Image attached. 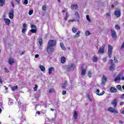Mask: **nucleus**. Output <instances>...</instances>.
I'll list each match as a JSON object with an SVG mask.
<instances>
[{"mask_svg": "<svg viewBox=\"0 0 124 124\" xmlns=\"http://www.w3.org/2000/svg\"><path fill=\"white\" fill-rule=\"evenodd\" d=\"M62 94L63 95H64V94H66V91H63L62 92Z\"/></svg>", "mask_w": 124, "mask_h": 124, "instance_id": "obj_52", "label": "nucleus"}, {"mask_svg": "<svg viewBox=\"0 0 124 124\" xmlns=\"http://www.w3.org/2000/svg\"><path fill=\"white\" fill-rule=\"evenodd\" d=\"M111 36L113 37V38H115V37H117V33H116V31L114 30H111Z\"/></svg>", "mask_w": 124, "mask_h": 124, "instance_id": "obj_13", "label": "nucleus"}, {"mask_svg": "<svg viewBox=\"0 0 124 124\" xmlns=\"http://www.w3.org/2000/svg\"><path fill=\"white\" fill-rule=\"evenodd\" d=\"M110 92L112 93H116L117 92V89L114 87H111L110 89Z\"/></svg>", "mask_w": 124, "mask_h": 124, "instance_id": "obj_19", "label": "nucleus"}, {"mask_svg": "<svg viewBox=\"0 0 124 124\" xmlns=\"http://www.w3.org/2000/svg\"><path fill=\"white\" fill-rule=\"evenodd\" d=\"M87 98L89 99V100H90V101H92L93 99H92V98H91V96L90 95V94H87Z\"/></svg>", "mask_w": 124, "mask_h": 124, "instance_id": "obj_40", "label": "nucleus"}, {"mask_svg": "<svg viewBox=\"0 0 124 124\" xmlns=\"http://www.w3.org/2000/svg\"><path fill=\"white\" fill-rule=\"evenodd\" d=\"M27 28H23L22 30V32L23 33H25V32H26V31H27Z\"/></svg>", "mask_w": 124, "mask_h": 124, "instance_id": "obj_42", "label": "nucleus"}, {"mask_svg": "<svg viewBox=\"0 0 124 124\" xmlns=\"http://www.w3.org/2000/svg\"><path fill=\"white\" fill-rule=\"evenodd\" d=\"M40 68L42 71H45V67H44L43 65H40Z\"/></svg>", "mask_w": 124, "mask_h": 124, "instance_id": "obj_32", "label": "nucleus"}, {"mask_svg": "<svg viewBox=\"0 0 124 124\" xmlns=\"http://www.w3.org/2000/svg\"><path fill=\"white\" fill-rule=\"evenodd\" d=\"M75 14L76 16H77L78 15H79V14L78 13V12H76Z\"/></svg>", "mask_w": 124, "mask_h": 124, "instance_id": "obj_62", "label": "nucleus"}, {"mask_svg": "<svg viewBox=\"0 0 124 124\" xmlns=\"http://www.w3.org/2000/svg\"><path fill=\"white\" fill-rule=\"evenodd\" d=\"M86 19L89 21V22H91V19L90 18V16L87 15L86 16Z\"/></svg>", "mask_w": 124, "mask_h": 124, "instance_id": "obj_43", "label": "nucleus"}, {"mask_svg": "<svg viewBox=\"0 0 124 124\" xmlns=\"http://www.w3.org/2000/svg\"><path fill=\"white\" fill-rule=\"evenodd\" d=\"M105 49V45H103L100 46L98 53V54H104V50Z\"/></svg>", "mask_w": 124, "mask_h": 124, "instance_id": "obj_7", "label": "nucleus"}, {"mask_svg": "<svg viewBox=\"0 0 124 124\" xmlns=\"http://www.w3.org/2000/svg\"><path fill=\"white\" fill-rule=\"evenodd\" d=\"M9 17L10 19H13L14 17V10L11 9L9 13Z\"/></svg>", "mask_w": 124, "mask_h": 124, "instance_id": "obj_11", "label": "nucleus"}, {"mask_svg": "<svg viewBox=\"0 0 124 124\" xmlns=\"http://www.w3.org/2000/svg\"><path fill=\"white\" fill-rule=\"evenodd\" d=\"M60 46L62 49V50H63L64 51L66 50L65 46H64V45L62 43H60Z\"/></svg>", "mask_w": 124, "mask_h": 124, "instance_id": "obj_25", "label": "nucleus"}, {"mask_svg": "<svg viewBox=\"0 0 124 124\" xmlns=\"http://www.w3.org/2000/svg\"><path fill=\"white\" fill-rule=\"evenodd\" d=\"M23 29H27V24H26V23L23 24Z\"/></svg>", "mask_w": 124, "mask_h": 124, "instance_id": "obj_51", "label": "nucleus"}, {"mask_svg": "<svg viewBox=\"0 0 124 124\" xmlns=\"http://www.w3.org/2000/svg\"><path fill=\"white\" fill-rule=\"evenodd\" d=\"M121 80H123L124 81V77H122L121 78Z\"/></svg>", "mask_w": 124, "mask_h": 124, "instance_id": "obj_64", "label": "nucleus"}, {"mask_svg": "<svg viewBox=\"0 0 124 124\" xmlns=\"http://www.w3.org/2000/svg\"><path fill=\"white\" fill-rule=\"evenodd\" d=\"M42 10L44 11H45L46 10V6H43L42 7Z\"/></svg>", "mask_w": 124, "mask_h": 124, "instance_id": "obj_47", "label": "nucleus"}, {"mask_svg": "<svg viewBox=\"0 0 124 124\" xmlns=\"http://www.w3.org/2000/svg\"><path fill=\"white\" fill-rule=\"evenodd\" d=\"M80 33H81V31H78L77 32L75 36H74V38H76L77 37H79L80 36Z\"/></svg>", "mask_w": 124, "mask_h": 124, "instance_id": "obj_22", "label": "nucleus"}, {"mask_svg": "<svg viewBox=\"0 0 124 124\" xmlns=\"http://www.w3.org/2000/svg\"><path fill=\"white\" fill-rule=\"evenodd\" d=\"M62 13H66H66H68V12H67V9H66V8H64V10H63L62 11Z\"/></svg>", "mask_w": 124, "mask_h": 124, "instance_id": "obj_41", "label": "nucleus"}, {"mask_svg": "<svg viewBox=\"0 0 124 124\" xmlns=\"http://www.w3.org/2000/svg\"><path fill=\"white\" fill-rule=\"evenodd\" d=\"M47 45L54 47L57 45V41L55 40H49Z\"/></svg>", "mask_w": 124, "mask_h": 124, "instance_id": "obj_3", "label": "nucleus"}, {"mask_svg": "<svg viewBox=\"0 0 124 124\" xmlns=\"http://www.w3.org/2000/svg\"><path fill=\"white\" fill-rule=\"evenodd\" d=\"M54 92V89H51L50 90H49V93H53Z\"/></svg>", "mask_w": 124, "mask_h": 124, "instance_id": "obj_55", "label": "nucleus"}, {"mask_svg": "<svg viewBox=\"0 0 124 124\" xmlns=\"http://www.w3.org/2000/svg\"><path fill=\"white\" fill-rule=\"evenodd\" d=\"M54 69V67H50L48 69V74L49 75L52 74V72H53V70Z\"/></svg>", "mask_w": 124, "mask_h": 124, "instance_id": "obj_23", "label": "nucleus"}, {"mask_svg": "<svg viewBox=\"0 0 124 124\" xmlns=\"http://www.w3.org/2000/svg\"><path fill=\"white\" fill-rule=\"evenodd\" d=\"M31 30H30V31L32 33H35L37 31V28L36 26L34 25H31Z\"/></svg>", "mask_w": 124, "mask_h": 124, "instance_id": "obj_5", "label": "nucleus"}, {"mask_svg": "<svg viewBox=\"0 0 124 124\" xmlns=\"http://www.w3.org/2000/svg\"><path fill=\"white\" fill-rule=\"evenodd\" d=\"M113 50V47L110 45H108V58H111V56L112 55V51Z\"/></svg>", "mask_w": 124, "mask_h": 124, "instance_id": "obj_2", "label": "nucleus"}, {"mask_svg": "<svg viewBox=\"0 0 124 124\" xmlns=\"http://www.w3.org/2000/svg\"><path fill=\"white\" fill-rule=\"evenodd\" d=\"M111 104L112 105V106H113L114 108H116L118 104V100H117V99H114L112 100Z\"/></svg>", "mask_w": 124, "mask_h": 124, "instance_id": "obj_9", "label": "nucleus"}, {"mask_svg": "<svg viewBox=\"0 0 124 124\" xmlns=\"http://www.w3.org/2000/svg\"><path fill=\"white\" fill-rule=\"evenodd\" d=\"M68 17H69V15H68V13H66V16L64 18L65 21H67V18H68Z\"/></svg>", "mask_w": 124, "mask_h": 124, "instance_id": "obj_34", "label": "nucleus"}, {"mask_svg": "<svg viewBox=\"0 0 124 124\" xmlns=\"http://www.w3.org/2000/svg\"><path fill=\"white\" fill-rule=\"evenodd\" d=\"M86 69H87V67L86 66V65H85L84 64H83L81 66V69H82L81 75L82 76H84V75H85Z\"/></svg>", "mask_w": 124, "mask_h": 124, "instance_id": "obj_6", "label": "nucleus"}, {"mask_svg": "<svg viewBox=\"0 0 124 124\" xmlns=\"http://www.w3.org/2000/svg\"><path fill=\"white\" fill-rule=\"evenodd\" d=\"M20 121L21 122H25V121H26V117H24L23 115H22V116L20 118Z\"/></svg>", "mask_w": 124, "mask_h": 124, "instance_id": "obj_29", "label": "nucleus"}, {"mask_svg": "<svg viewBox=\"0 0 124 124\" xmlns=\"http://www.w3.org/2000/svg\"><path fill=\"white\" fill-rule=\"evenodd\" d=\"M119 104H120V105H121V106H123V105H124V102H120L119 103Z\"/></svg>", "mask_w": 124, "mask_h": 124, "instance_id": "obj_59", "label": "nucleus"}, {"mask_svg": "<svg viewBox=\"0 0 124 124\" xmlns=\"http://www.w3.org/2000/svg\"><path fill=\"white\" fill-rule=\"evenodd\" d=\"M111 65L109 67V70L111 71H114L115 70V64H110Z\"/></svg>", "mask_w": 124, "mask_h": 124, "instance_id": "obj_17", "label": "nucleus"}, {"mask_svg": "<svg viewBox=\"0 0 124 124\" xmlns=\"http://www.w3.org/2000/svg\"><path fill=\"white\" fill-rule=\"evenodd\" d=\"M75 64L71 63L66 65L65 67L67 69V71L69 72L70 71H73L75 68Z\"/></svg>", "mask_w": 124, "mask_h": 124, "instance_id": "obj_1", "label": "nucleus"}, {"mask_svg": "<svg viewBox=\"0 0 124 124\" xmlns=\"http://www.w3.org/2000/svg\"><path fill=\"white\" fill-rule=\"evenodd\" d=\"M5 0H0V6H3Z\"/></svg>", "mask_w": 124, "mask_h": 124, "instance_id": "obj_26", "label": "nucleus"}, {"mask_svg": "<svg viewBox=\"0 0 124 124\" xmlns=\"http://www.w3.org/2000/svg\"><path fill=\"white\" fill-rule=\"evenodd\" d=\"M65 57L63 56L61 58V63H64V62H65Z\"/></svg>", "mask_w": 124, "mask_h": 124, "instance_id": "obj_21", "label": "nucleus"}, {"mask_svg": "<svg viewBox=\"0 0 124 124\" xmlns=\"http://www.w3.org/2000/svg\"><path fill=\"white\" fill-rule=\"evenodd\" d=\"M38 57H39V55L38 54H36L35 55V58H36V59H37V58H38Z\"/></svg>", "mask_w": 124, "mask_h": 124, "instance_id": "obj_61", "label": "nucleus"}, {"mask_svg": "<svg viewBox=\"0 0 124 124\" xmlns=\"http://www.w3.org/2000/svg\"><path fill=\"white\" fill-rule=\"evenodd\" d=\"M33 13V10H30L29 12V15H31Z\"/></svg>", "mask_w": 124, "mask_h": 124, "instance_id": "obj_45", "label": "nucleus"}, {"mask_svg": "<svg viewBox=\"0 0 124 124\" xmlns=\"http://www.w3.org/2000/svg\"><path fill=\"white\" fill-rule=\"evenodd\" d=\"M16 1V2H17V3H20V0H15Z\"/></svg>", "mask_w": 124, "mask_h": 124, "instance_id": "obj_63", "label": "nucleus"}, {"mask_svg": "<svg viewBox=\"0 0 124 124\" xmlns=\"http://www.w3.org/2000/svg\"><path fill=\"white\" fill-rule=\"evenodd\" d=\"M100 91L99 89H97L96 91V93L97 95H98L99 96H100L101 95H103L105 93V91H103L102 93H100Z\"/></svg>", "mask_w": 124, "mask_h": 124, "instance_id": "obj_12", "label": "nucleus"}, {"mask_svg": "<svg viewBox=\"0 0 124 124\" xmlns=\"http://www.w3.org/2000/svg\"><path fill=\"white\" fill-rule=\"evenodd\" d=\"M9 63L11 65H12L13 63H15V61H14V59L10 58L9 60Z\"/></svg>", "mask_w": 124, "mask_h": 124, "instance_id": "obj_16", "label": "nucleus"}, {"mask_svg": "<svg viewBox=\"0 0 124 124\" xmlns=\"http://www.w3.org/2000/svg\"><path fill=\"white\" fill-rule=\"evenodd\" d=\"M93 62H97V57H96L95 56L93 57Z\"/></svg>", "mask_w": 124, "mask_h": 124, "instance_id": "obj_30", "label": "nucleus"}, {"mask_svg": "<svg viewBox=\"0 0 124 124\" xmlns=\"http://www.w3.org/2000/svg\"><path fill=\"white\" fill-rule=\"evenodd\" d=\"M4 70H5V72H6L7 73H9V70H8V69H7V68H5Z\"/></svg>", "mask_w": 124, "mask_h": 124, "instance_id": "obj_48", "label": "nucleus"}, {"mask_svg": "<svg viewBox=\"0 0 124 124\" xmlns=\"http://www.w3.org/2000/svg\"><path fill=\"white\" fill-rule=\"evenodd\" d=\"M71 9H77V8H78V6L76 4H72L71 5Z\"/></svg>", "mask_w": 124, "mask_h": 124, "instance_id": "obj_20", "label": "nucleus"}, {"mask_svg": "<svg viewBox=\"0 0 124 124\" xmlns=\"http://www.w3.org/2000/svg\"><path fill=\"white\" fill-rule=\"evenodd\" d=\"M108 110L110 113H114L115 114H118V112L117 109L112 107H109L108 108Z\"/></svg>", "mask_w": 124, "mask_h": 124, "instance_id": "obj_8", "label": "nucleus"}, {"mask_svg": "<svg viewBox=\"0 0 124 124\" xmlns=\"http://www.w3.org/2000/svg\"><path fill=\"white\" fill-rule=\"evenodd\" d=\"M76 18L78 19V22H79V19H80V16H79V15L78 16H76Z\"/></svg>", "mask_w": 124, "mask_h": 124, "instance_id": "obj_46", "label": "nucleus"}, {"mask_svg": "<svg viewBox=\"0 0 124 124\" xmlns=\"http://www.w3.org/2000/svg\"><path fill=\"white\" fill-rule=\"evenodd\" d=\"M121 79H122L121 77L118 76L114 78V81L117 82V81H121Z\"/></svg>", "mask_w": 124, "mask_h": 124, "instance_id": "obj_27", "label": "nucleus"}, {"mask_svg": "<svg viewBox=\"0 0 124 124\" xmlns=\"http://www.w3.org/2000/svg\"><path fill=\"white\" fill-rule=\"evenodd\" d=\"M72 31H73V32H74V33H75V32H76V31H77V29L75 27H73L72 28Z\"/></svg>", "mask_w": 124, "mask_h": 124, "instance_id": "obj_38", "label": "nucleus"}, {"mask_svg": "<svg viewBox=\"0 0 124 124\" xmlns=\"http://www.w3.org/2000/svg\"><path fill=\"white\" fill-rule=\"evenodd\" d=\"M34 91H37V85H35V87L33 88Z\"/></svg>", "mask_w": 124, "mask_h": 124, "instance_id": "obj_49", "label": "nucleus"}, {"mask_svg": "<svg viewBox=\"0 0 124 124\" xmlns=\"http://www.w3.org/2000/svg\"><path fill=\"white\" fill-rule=\"evenodd\" d=\"M85 34L86 35V36H89V35H90L91 34V32H90L89 31H86L85 32Z\"/></svg>", "mask_w": 124, "mask_h": 124, "instance_id": "obj_36", "label": "nucleus"}, {"mask_svg": "<svg viewBox=\"0 0 124 124\" xmlns=\"http://www.w3.org/2000/svg\"><path fill=\"white\" fill-rule=\"evenodd\" d=\"M8 104H9V105H13V100L12 99H10V98L9 99Z\"/></svg>", "mask_w": 124, "mask_h": 124, "instance_id": "obj_28", "label": "nucleus"}, {"mask_svg": "<svg viewBox=\"0 0 124 124\" xmlns=\"http://www.w3.org/2000/svg\"><path fill=\"white\" fill-rule=\"evenodd\" d=\"M113 60L114 61V62H115V63H119V61H118V59H117V57H114Z\"/></svg>", "mask_w": 124, "mask_h": 124, "instance_id": "obj_37", "label": "nucleus"}, {"mask_svg": "<svg viewBox=\"0 0 124 124\" xmlns=\"http://www.w3.org/2000/svg\"><path fill=\"white\" fill-rule=\"evenodd\" d=\"M115 28L118 31H119V30H121V27H120L119 26V25L117 24L115 25Z\"/></svg>", "mask_w": 124, "mask_h": 124, "instance_id": "obj_33", "label": "nucleus"}, {"mask_svg": "<svg viewBox=\"0 0 124 124\" xmlns=\"http://www.w3.org/2000/svg\"><path fill=\"white\" fill-rule=\"evenodd\" d=\"M120 98H121V99H124V94H122L121 95Z\"/></svg>", "mask_w": 124, "mask_h": 124, "instance_id": "obj_53", "label": "nucleus"}, {"mask_svg": "<svg viewBox=\"0 0 124 124\" xmlns=\"http://www.w3.org/2000/svg\"><path fill=\"white\" fill-rule=\"evenodd\" d=\"M116 88L117 89H118V90H119V91H122V86H121V85H117Z\"/></svg>", "mask_w": 124, "mask_h": 124, "instance_id": "obj_35", "label": "nucleus"}, {"mask_svg": "<svg viewBox=\"0 0 124 124\" xmlns=\"http://www.w3.org/2000/svg\"><path fill=\"white\" fill-rule=\"evenodd\" d=\"M106 82H107V78L105 76H104L102 79V85H105Z\"/></svg>", "mask_w": 124, "mask_h": 124, "instance_id": "obj_14", "label": "nucleus"}, {"mask_svg": "<svg viewBox=\"0 0 124 124\" xmlns=\"http://www.w3.org/2000/svg\"><path fill=\"white\" fill-rule=\"evenodd\" d=\"M70 22H76V19H71L69 20V23H70Z\"/></svg>", "mask_w": 124, "mask_h": 124, "instance_id": "obj_50", "label": "nucleus"}, {"mask_svg": "<svg viewBox=\"0 0 124 124\" xmlns=\"http://www.w3.org/2000/svg\"><path fill=\"white\" fill-rule=\"evenodd\" d=\"M124 48V42L122 44L121 47V49H123Z\"/></svg>", "mask_w": 124, "mask_h": 124, "instance_id": "obj_56", "label": "nucleus"}, {"mask_svg": "<svg viewBox=\"0 0 124 124\" xmlns=\"http://www.w3.org/2000/svg\"><path fill=\"white\" fill-rule=\"evenodd\" d=\"M109 61L110 62V64H114V63H113V60L112 59H110Z\"/></svg>", "mask_w": 124, "mask_h": 124, "instance_id": "obj_58", "label": "nucleus"}, {"mask_svg": "<svg viewBox=\"0 0 124 124\" xmlns=\"http://www.w3.org/2000/svg\"><path fill=\"white\" fill-rule=\"evenodd\" d=\"M106 61H107V59L106 58H104L103 59V61L104 62H106Z\"/></svg>", "mask_w": 124, "mask_h": 124, "instance_id": "obj_57", "label": "nucleus"}, {"mask_svg": "<svg viewBox=\"0 0 124 124\" xmlns=\"http://www.w3.org/2000/svg\"><path fill=\"white\" fill-rule=\"evenodd\" d=\"M73 118H74V120H77L78 118V112L75 111L73 115Z\"/></svg>", "mask_w": 124, "mask_h": 124, "instance_id": "obj_15", "label": "nucleus"}, {"mask_svg": "<svg viewBox=\"0 0 124 124\" xmlns=\"http://www.w3.org/2000/svg\"><path fill=\"white\" fill-rule=\"evenodd\" d=\"M54 51H55L54 47L49 45H47V46L46 47V51L47 53H52V52H54Z\"/></svg>", "mask_w": 124, "mask_h": 124, "instance_id": "obj_4", "label": "nucleus"}, {"mask_svg": "<svg viewBox=\"0 0 124 124\" xmlns=\"http://www.w3.org/2000/svg\"><path fill=\"white\" fill-rule=\"evenodd\" d=\"M88 75L89 77H90V78H91V77H92V72L89 71L88 72Z\"/></svg>", "mask_w": 124, "mask_h": 124, "instance_id": "obj_44", "label": "nucleus"}, {"mask_svg": "<svg viewBox=\"0 0 124 124\" xmlns=\"http://www.w3.org/2000/svg\"><path fill=\"white\" fill-rule=\"evenodd\" d=\"M17 89H18V86L17 85L12 87V90L13 91H16V90H17Z\"/></svg>", "mask_w": 124, "mask_h": 124, "instance_id": "obj_31", "label": "nucleus"}, {"mask_svg": "<svg viewBox=\"0 0 124 124\" xmlns=\"http://www.w3.org/2000/svg\"><path fill=\"white\" fill-rule=\"evenodd\" d=\"M4 21H5L6 25H8L10 24V19L8 18H4Z\"/></svg>", "mask_w": 124, "mask_h": 124, "instance_id": "obj_18", "label": "nucleus"}, {"mask_svg": "<svg viewBox=\"0 0 124 124\" xmlns=\"http://www.w3.org/2000/svg\"><path fill=\"white\" fill-rule=\"evenodd\" d=\"M38 42L40 44V46H42V44L43 43V40H42V38H39Z\"/></svg>", "mask_w": 124, "mask_h": 124, "instance_id": "obj_24", "label": "nucleus"}, {"mask_svg": "<svg viewBox=\"0 0 124 124\" xmlns=\"http://www.w3.org/2000/svg\"><path fill=\"white\" fill-rule=\"evenodd\" d=\"M106 15L107 17H109V18H111V13H107Z\"/></svg>", "mask_w": 124, "mask_h": 124, "instance_id": "obj_39", "label": "nucleus"}, {"mask_svg": "<svg viewBox=\"0 0 124 124\" xmlns=\"http://www.w3.org/2000/svg\"><path fill=\"white\" fill-rule=\"evenodd\" d=\"M2 79H1V78L0 77V84H2Z\"/></svg>", "mask_w": 124, "mask_h": 124, "instance_id": "obj_60", "label": "nucleus"}, {"mask_svg": "<svg viewBox=\"0 0 124 124\" xmlns=\"http://www.w3.org/2000/svg\"><path fill=\"white\" fill-rule=\"evenodd\" d=\"M114 15L116 18H120L121 17V11L120 10H116L114 11Z\"/></svg>", "mask_w": 124, "mask_h": 124, "instance_id": "obj_10", "label": "nucleus"}, {"mask_svg": "<svg viewBox=\"0 0 124 124\" xmlns=\"http://www.w3.org/2000/svg\"><path fill=\"white\" fill-rule=\"evenodd\" d=\"M28 2H29V1H28V0H25L24 3V4H28Z\"/></svg>", "mask_w": 124, "mask_h": 124, "instance_id": "obj_54", "label": "nucleus"}]
</instances>
